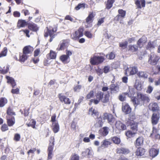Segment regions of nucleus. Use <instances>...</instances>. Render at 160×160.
Listing matches in <instances>:
<instances>
[{"mask_svg": "<svg viewBox=\"0 0 160 160\" xmlns=\"http://www.w3.org/2000/svg\"><path fill=\"white\" fill-rule=\"evenodd\" d=\"M59 59L64 64H67L70 61V57H68L65 54L59 57Z\"/></svg>", "mask_w": 160, "mask_h": 160, "instance_id": "21", "label": "nucleus"}, {"mask_svg": "<svg viewBox=\"0 0 160 160\" xmlns=\"http://www.w3.org/2000/svg\"><path fill=\"white\" fill-rule=\"evenodd\" d=\"M138 48L136 45H129L128 46V50L130 52L134 53L138 51Z\"/></svg>", "mask_w": 160, "mask_h": 160, "instance_id": "23", "label": "nucleus"}, {"mask_svg": "<svg viewBox=\"0 0 160 160\" xmlns=\"http://www.w3.org/2000/svg\"><path fill=\"white\" fill-rule=\"evenodd\" d=\"M82 156L84 157L88 155V157H90L92 156L93 152L91 149L88 148L86 149L85 151L82 152Z\"/></svg>", "mask_w": 160, "mask_h": 160, "instance_id": "28", "label": "nucleus"}, {"mask_svg": "<svg viewBox=\"0 0 160 160\" xmlns=\"http://www.w3.org/2000/svg\"><path fill=\"white\" fill-rule=\"evenodd\" d=\"M138 72V69L135 67H130L126 70L125 74L127 75L129 73L130 75H133Z\"/></svg>", "mask_w": 160, "mask_h": 160, "instance_id": "9", "label": "nucleus"}, {"mask_svg": "<svg viewBox=\"0 0 160 160\" xmlns=\"http://www.w3.org/2000/svg\"><path fill=\"white\" fill-rule=\"evenodd\" d=\"M118 15L122 17L123 18H125L126 14V11L122 9H119L118 10Z\"/></svg>", "mask_w": 160, "mask_h": 160, "instance_id": "48", "label": "nucleus"}, {"mask_svg": "<svg viewBox=\"0 0 160 160\" xmlns=\"http://www.w3.org/2000/svg\"><path fill=\"white\" fill-rule=\"evenodd\" d=\"M54 137H51L50 140V143L48 148V160H50L52 159L53 155L52 151L53 149V146L54 145Z\"/></svg>", "mask_w": 160, "mask_h": 160, "instance_id": "6", "label": "nucleus"}, {"mask_svg": "<svg viewBox=\"0 0 160 160\" xmlns=\"http://www.w3.org/2000/svg\"><path fill=\"white\" fill-rule=\"evenodd\" d=\"M28 57V55H27L25 54H24L23 53H19V57L18 61L22 62H25L26 61Z\"/></svg>", "mask_w": 160, "mask_h": 160, "instance_id": "31", "label": "nucleus"}, {"mask_svg": "<svg viewBox=\"0 0 160 160\" xmlns=\"http://www.w3.org/2000/svg\"><path fill=\"white\" fill-rule=\"evenodd\" d=\"M79 157L76 154L73 153L72 154L70 157V160H79Z\"/></svg>", "mask_w": 160, "mask_h": 160, "instance_id": "50", "label": "nucleus"}, {"mask_svg": "<svg viewBox=\"0 0 160 160\" xmlns=\"http://www.w3.org/2000/svg\"><path fill=\"white\" fill-rule=\"evenodd\" d=\"M116 128L119 130H125L126 129V126L120 121H118L115 124Z\"/></svg>", "mask_w": 160, "mask_h": 160, "instance_id": "19", "label": "nucleus"}, {"mask_svg": "<svg viewBox=\"0 0 160 160\" xmlns=\"http://www.w3.org/2000/svg\"><path fill=\"white\" fill-rule=\"evenodd\" d=\"M84 34V35L88 38L91 39L93 37V34L90 31H85Z\"/></svg>", "mask_w": 160, "mask_h": 160, "instance_id": "43", "label": "nucleus"}, {"mask_svg": "<svg viewBox=\"0 0 160 160\" xmlns=\"http://www.w3.org/2000/svg\"><path fill=\"white\" fill-rule=\"evenodd\" d=\"M137 75L140 78H147L148 75L146 73L143 71H139L137 72Z\"/></svg>", "mask_w": 160, "mask_h": 160, "instance_id": "36", "label": "nucleus"}, {"mask_svg": "<svg viewBox=\"0 0 160 160\" xmlns=\"http://www.w3.org/2000/svg\"><path fill=\"white\" fill-rule=\"evenodd\" d=\"M155 48L154 42H153L149 41L146 46L147 50H151Z\"/></svg>", "mask_w": 160, "mask_h": 160, "instance_id": "34", "label": "nucleus"}, {"mask_svg": "<svg viewBox=\"0 0 160 160\" xmlns=\"http://www.w3.org/2000/svg\"><path fill=\"white\" fill-rule=\"evenodd\" d=\"M149 108L150 110L153 112L158 111L159 109V107L157 103H152L149 104Z\"/></svg>", "mask_w": 160, "mask_h": 160, "instance_id": "24", "label": "nucleus"}, {"mask_svg": "<svg viewBox=\"0 0 160 160\" xmlns=\"http://www.w3.org/2000/svg\"><path fill=\"white\" fill-rule=\"evenodd\" d=\"M122 110L125 114H128L131 112V109L128 104H123L122 107Z\"/></svg>", "mask_w": 160, "mask_h": 160, "instance_id": "27", "label": "nucleus"}, {"mask_svg": "<svg viewBox=\"0 0 160 160\" xmlns=\"http://www.w3.org/2000/svg\"><path fill=\"white\" fill-rule=\"evenodd\" d=\"M97 121L98 122V126L99 127H102L103 124L102 118H97Z\"/></svg>", "mask_w": 160, "mask_h": 160, "instance_id": "57", "label": "nucleus"}, {"mask_svg": "<svg viewBox=\"0 0 160 160\" xmlns=\"http://www.w3.org/2000/svg\"><path fill=\"white\" fill-rule=\"evenodd\" d=\"M137 97L138 99L141 100H149V98L146 94H143L140 92L137 93Z\"/></svg>", "mask_w": 160, "mask_h": 160, "instance_id": "29", "label": "nucleus"}, {"mask_svg": "<svg viewBox=\"0 0 160 160\" xmlns=\"http://www.w3.org/2000/svg\"><path fill=\"white\" fill-rule=\"evenodd\" d=\"M109 131V128L107 127H105L99 130V133L101 135L105 136L108 134Z\"/></svg>", "mask_w": 160, "mask_h": 160, "instance_id": "25", "label": "nucleus"}, {"mask_svg": "<svg viewBox=\"0 0 160 160\" xmlns=\"http://www.w3.org/2000/svg\"><path fill=\"white\" fill-rule=\"evenodd\" d=\"M6 78L8 80L7 82L10 83L11 84L12 87L13 88L16 85L15 81L13 78L8 76H6Z\"/></svg>", "mask_w": 160, "mask_h": 160, "instance_id": "37", "label": "nucleus"}, {"mask_svg": "<svg viewBox=\"0 0 160 160\" xmlns=\"http://www.w3.org/2000/svg\"><path fill=\"white\" fill-rule=\"evenodd\" d=\"M104 94L101 92H98L96 94L95 96L97 99L98 100H101L103 98Z\"/></svg>", "mask_w": 160, "mask_h": 160, "instance_id": "46", "label": "nucleus"}, {"mask_svg": "<svg viewBox=\"0 0 160 160\" xmlns=\"http://www.w3.org/2000/svg\"><path fill=\"white\" fill-rule=\"evenodd\" d=\"M85 4L84 3H80L78 4V5L75 7V9L76 10H78L81 8H85Z\"/></svg>", "mask_w": 160, "mask_h": 160, "instance_id": "53", "label": "nucleus"}, {"mask_svg": "<svg viewBox=\"0 0 160 160\" xmlns=\"http://www.w3.org/2000/svg\"><path fill=\"white\" fill-rule=\"evenodd\" d=\"M157 130L154 127H153L152 133L150 136L154 135L155 138L156 139H160V135L158 134H157Z\"/></svg>", "mask_w": 160, "mask_h": 160, "instance_id": "38", "label": "nucleus"}, {"mask_svg": "<svg viewBox=\"0 0 160 160\" xmlns=\"http://www.w3.org/2000/svg\"><path fill=\"white\" fill-rule=\"evenodd\" d=\"M7 113L8 114L7 116H9V117H12V115H15V113L14 112L13 110L11 109L10 108H8L7 110Z\"/></svg>", "mask_w": 160, "mask_h": 160, "instance_id": "49", "label": "nucleus"}, {"mask_svg": "<svg viewBox=\"0 0 160 160\" xmlns=\"http://www.w3.org/2000/svg\"><path fill=\"white\" fill-rule=\"evenodd\" d=\"M36 121L33 120H32L28 124L29 126H31L33 128H35Z\"/></svg>", "mask_w": 160, "mask_h": 160, "instance_id": "56", "label": "nucleus"}, {"mask_svg": "<svg viewBox=\"0 0 160 160\" xmlns=\"http://www.w3.org/2000/svg\"><path fill=\"white\" fill-rule=\"evenodd\" d=\"M57 53L52 50H50L49 53L46 55L47 58L48 59H55L57 57Z\"/></svg>", "mask_w": 160, "mask_h": 160, "instance_id": "20", "label": "nucleus"}, {"mask_svg": "<svg viewBox=\"0 0 160 160\" xmlns=\"http://www.w3.org/2000/svg\"><path fill=\"white\" fill-rule=\"evenodd\" d=\"M111 93H117L119 91V87L118 85L112 84L109 88Z\"/></svg>", "mask_w": 160, "mask_h": 160, "instance_id": "18", "label": "nucleus"}, {"mask_svg": "<svg viewBox=\"0 0 160 160\" xmlns=\"http://www.w3.org/2000/svg\"><path fill=\"white\" fill-rule=\"evenodd\" d=\"M117 152L119 154H127L129 152V151L128 149L122 148H118L116 150Z\"/></svg>", "mask_w": 160, "mask_h": 160, "instance_id": "30", "label": "nucleus"}, {"mask_svg": "<svg viewBox=\"0 0 160 160\" xmlns=\"http://www.w3.org/2000/svg\"><path fill=\"white\" fill-rule=\"evenodd\" d=\"M88 113L91 116H94V115H97L98 114V112L96 110L94 109V108H91L89 110Z\"/></svg>", "mask_w": 160, "mask_h": 160, "instance_id": "40", "label": "nucleus"}, {"mask_svg": "<svg viewBox=\"0 0 160 160\" xmlns=\"http://www.w3.org/2000/svg\"><path fill=\"white\" fill-rule=\"evenodd\" d=\"M124 18L122 17L121 16L119 15L118 14L114 18V21L117 22L120 21V23L121 24L123 23L122 19Z\"/></svg>", "mask_w": 160, "mask_h": 160, "instance_id": "44", "label": "nucleus"}, {"mask_svg": "<svg viewBox=\"0 0 160 160\" xmlns=\"http://www.w3.org/2000/svg\"><path fill=\"white\" fill-rule=\"evenodd\" d=\"M134 131L133 132H132L130 130L126 132V135L128 138H130L134 137L135 134L136 133V131H135L133 130Z\"/></svg>", "mask_w": 160, "mask_h": 160, "instance_id": "39", "label": "nucleus"}, {"mask_svg": "<svg viewBox=\"0 0 160 160\" xmlns=\"http://www.w3.org/2000/svg\"><path fill=\"white\" fill-rule=\"evenodd\" d=\"M94 96V92L93 90L90 91L89 93L86 96V98L89 99L93 97Z\"/></svg>", "mask_w": 160, "mask_h": 160, "instance_id": "52", "label": "nucleus"}, {"mask_svg": "<svg viewBox=\"0 0 160 160\" xmlns=\"http://www.w3.org/2000/svg\"><path fill=\"white\" fill-rule=\"evenodd\" d=\"M136 119L134 114L131 113L129 115L128 119L126 120V124L128 126H129L130 128L132 130H138V123L134 121Z\"/></svg>", "mask_w": 160, "mask_h": 160, "instance_id": "1", "label": "nucleus"}, {"mask_svg": "<svg viewBox=\"0 0 160 160\" xmlns=\"http://www.w3.org/2000/svg\"><path fill=\"white\" fill-rule=\"evenodd\" d=\"M46 28L47 31L44 32V36L45 37H47L48 36H49L50 38L49 41L51 42L57 35L56 32L57 28L56 27L51 26L47 27Z\"/></svg>", "mask_w": 160, "mask_h": 160, "instance_id": "2", "label": "nucleus"}, {"mask_svg": "<svg viewBox=\"0 0 160 160\" xmlns=\"http://www.w3.org/2000/svg\"><path fill=\"white\" fill-rule=\"evenodd\" d=\"M84 29L82 27H79L71 35V38L74 41L78 40L83 35Z\"/></svg>", "mask_w": 160, "mask_h": 160, "instance_id": "5", "label": "nucleus"}, {"mask_svg": "<svg viewBox=\"0 0 160 160\" xmlns=\"http://www.w3.org/2000/svg\"><path fill=\"white\" fill-rule=\"evenodd\" d=\"M111 144V142L109 140L105 139L101 142L100 146L98 148V149H99L101 148H107Z\"/></svg>", "mask_w": 160, "mask_h": 160, "instance_id": "14", "label": "nucleus"}, {"mask_svg": "<svg viewBox=\"0 0 160 160\" xmlns=\"http://www.w3.org/2000/svg\"><path fill=\"white\" fill-rule=\"evenodd\" d=\"M33 51V49L32 47L30 46H25L23 49L22 53L28 55V54H31Z\"/></svg>", "mask_w": 160, "mask_h": 160, "instance_id": "17", "label": "nucleus"}, {"mask_svg": "<svg viewBox=\"0 0 160 160\" xmlns=\"http://www.w3.org/2000/svg\"><path fill=\"white\" fill-rule=\"evenodd\" d=\"M66 44V40H62L58 45V47L56 49L57 50L60 51L64 50L67 48Z\"/></svg>", "mask_w": 160, "mask_h": 160, "instance_id": "15", "label": "nucleus"}, {"mask_svg": "<svg viewBox=\"0 0 160 160\" xmlns=\"http://www.w3.org/2000/svg\"><path fill=\"white\" fill-rule=\"evenodd\" d=\"M126 96L129 97L128 93L127 92L123 93L119 96L118 98L119 100H124Z\"/></svg>", "mask_w": 160, "mask_h": 160, "instance_id": "47", "label": "nucleus"}, {"mask_svg": "<svg viewBox=\"0 0 160 160\" xmlns=\"http://www.w3.org/2000/svg\"><path fill=\"white\" fill-rule=\"evenodd\" d=\"M112 140L113 142L116 144H118L120 142V139L119 138L114 137L112 138Z\"/></svg>", "mask_w": 160, "mask_h": 160, "instance_id": "51", "label": "nucleus"}, {"mask_svg": "<svg viewBox=\"0 0 160 160\" xmlns=\"http://www.w3.org/2000/svg\"><path fill=\"white\" fill-rule=\"evenodd\" d=\"M158 153V151L155 148H151L149 151L150 156L153 158L157 156Z\"/></svg>", "mask_w": 160, "mask_h": 160, "instance_id": "32", "label": "nucleus"}, {"mask_svg": "<svg viewBox=\"0 0 160 160\" xmlns=\"http://www.w3.org/2000/svg\"><path fill=\"white\" fill-rule=\"evenodd\" d=\"M27 25L28 28L32 31L37 32L38 30L37 25L34 23H28Z\"/></svg>", "mask_w": 160, "mask_h": 160, "instance_id": "22", "label": "nucleus"}, {"mask_svg": "<svg viewBox=\"0 0 160 160\" xmlns=\"http://www.w3.org/2000/svg\"><path fill=\"white\" fill-rule=\"evenodd\" d=\"M147 41V38L143 36L137 42V46L138 47V48H141L145 45Z\"/></svg>", "mask_w": 160, "mask_h": 160, "instance_id": "8", "label": "nucleus"}, {"mask_svg": "<svg viewBox=\"0 0 160 160\" xmlns=\"http://www.w3.org/2000/svg\"><path fill=\"white\" fill-rule=\"evenodd\" d=\"M148 63L153 66L157 65L160 59V57L153 52L151 53L148 55Z\"/></svg>", "mask_w": 160, "mask_h": 160, "instance_id": "4", "label": "nucleus"}, {"mask_svg": "<svg viewBox=\"0 0 160 160\" xmlns=\"http://www.w3.org/2000/svg\"><path fill=\"white\" fill-rule=\"evenodd\" d=\"M22 31L23 32L24 34L26 35V36L28 38H29L30 37L29 35V31L28 29H22Z\"/></svg>", "mask_w": 160, "mask_h": 160, "instance_id": "60", "label": "nucleus"}, {"mask_svg": "<svg viewBox=\"0 0 160 160\" xmlns=\"http://www.w3.org/2000/svg\"><path fill=\"white\" fill-rule=\"evenodd\" d=\"M1 129L2 132L5 131L8 129V128L6 124H4L2 126Z\"/></svg>", "mask_w": 160, "mask_h": 160, "instance_id": "62", "label": "nucleus"}, {"mask_svg": "<svg viewBox=\"0 0 160 160\" xmlns=\"http://www.w3.org/2000/svg\"><path fill=\"white\" fill-rule=\"evenodd\" d=\"M40 52V49L39 48L37 49L34 51V56L35 57L38 56Z\"/></svg>", "mask_w": 160, "mask_h": 160, "instance_id": "64", "label": "nucleus"}, {"mask_svg": "<svg viewBox=\"0 0 160 160\" xmlns=\"http://www.w3.org/2000/svg\"><path fill=\"white\" fill-rule=\"evenodd\" d=\"M145 152V150L144 149L139 148H138L136 152V155L137 156H142L143 155Z\"/></svg>", "mask_w": 160, "mask_h": 160, "instance_id": "33", "label": "nucleus"}, {"mask_svg": "<svg viewBox=\"0 0 160 160\" xmlns=\"http://www.w3.org/2000/svg\"><path fill=\"white\" fill-rule=\"evenodd\" d=\"M102 117L104 120H107L108 122L111 125L113 124L115 121V118L111 114L105 113L102 115Z\"/></svg>", "mask_w": 160, "mask_h": 160, "instance_id": "7", "label": "nucleus"}, {"mask_svg": "<svg viewBox=\"0 0 160 160\" xmlns=\"http://www.w3.org/2000/svg\"><path fill=\"white\" fill-rule=\"evenodd\" d=\"M145 0H135V4L137 8L141 9L145 6Z\"/></svg>", "mask_w": 160, "mask_h": 160, "instance_id": "10", "label": "nucleus"}, {"mask_svg": "<svg viewBox=\"0 0 160 160\" xmlns=\"http://www.w3.org/2000/svg\"><path fill=\"white\" fill-rule=\"evenodd\" d=\"M119 46L120 47L122 48L123 49H126L128 45V42L127 41H125L124 42H121L119 43Z\"/></svg>", "mask_w": 160, "mask_h": 160, "instance_id": "45", "label": "nucleus"}, {"mask_svg": "<svg viewBox=\"0 0 160 160\" xmlns=\"http://www.w3.org/2000/svg\"><path fill=\"white\" fill-rule=\"evenodd\" d=\"M160 118L159 115L158 113H153L151 117V121L152 125L157 124Z\"/></svg>", "mask_w": 160, "mask_h": 160, "instance_id": "11", "label": "nucleus"}, {"mask_svg": "<svg viewBox=\"0 0 160 160\" xmlns=\"http://www.w3.org/2000/svg\"><path fill=\"white\" fill-rule=\"evenodd\" d=\"M58 98L60 100H69L68 98H67L62 93H59L58 95Z\"/></svg>", "mask_w": 160, "mask_h": 160, "instance_id": "55", "label": "nucleus"}, {"mask_svg": "<svg viewBox=\"0 0 160 160\" xmlns=\"http://www.w3.org/2000/svg\"><path fill=\"white\" fill-rule=\"evenodd\" d=\"M52 129L54 133L57 132L59 129V127L57 122H53L52 124Z\"/></svg>", "mask_w": 160, "mask_h": 160, "instance_id": "35", "label": "nucleus"}, {"mask_svg": "<svg viewBox=\"0 0 160 160\" xmlns=\"http://www.w3.org/2000/svg\"><path fill=\"white\" fill-rule=\"evenodd\" d=\"M95 16V13L93 12H90L88 17L86 19V22L88 24L92 23L93 21Z\"/></svg>", "mask_w": 160, "mask_h": 160, "instance_id": "12", "label": "nucleus"}, {"mask_svg": "<svg viewBox=\"0 0 160 160\" xmlns=\"http://www.w3.org/2000/svg\"><path fill=\"white\" fill-rule=\"evenodd\" d=\"M143 138L142 137H139L136 140V146H140L142 144L143 142Z\"/></svg>", "mask_w": 160, "mask_h": 160, "instance_id": "42", "label": "nucleus"}, {"mask_svg": "<svg viewBox=\"0 0 160 160\" xmlns=\"http://www.w3.org/2000/svg\"><path fill=\"white\" fill-rule=\"evenodd\" d=\"M20 138V136L18 134H16L14 135V140L16 141H19Z\"/></svg>", "mask_w": 160, "mask_h": 160, "instance_id": "61", "label": "nucleus"}, {"mask_svg": "<svg viewBox=\"0 0 160 160\" xmlns=\"http://www.w3.org/2000/svg\"><path fill=\"white\" fill-rule=\"evenodd\" d=\"M110 68L108 66H105L103 69V72L106 73L108 72L109 71Z\"/></svg>", "mask_w": 160, "mask_h": 160, "instance_id": "63", "label": "nucleus"}, {"mask_svg": "<svg viewBox=\"0 0 160 160\" xmlns=\"http://www.w3.org/2000/svg\"><path fill=\"white\" fill-rule=\"evenodd\" d=\"M104 18H105L103 17L99 19L97 23V25L98 26H100L104 22Z\"/></svg>", "mask_w": 160, "mask_h": 160, "instance_id": "58", "label": "nucleus"}, {"mask_svg": "<svg viewBox=\"0 0 160 160\" xmlns=\"http://www.w3.org/2000/svg\"><path fill=\"white\" fill-rule=\"evenodd\" d=\"M6 118L8 125L9 126H12L15 123V120L14 117H11L9 116H7Z\"/></svg>", "mask_w": 160, "mask_h": 160, "instance_id": "26", "label": "nucleus"}, {"mask_svg": "<svg viewBox=\"0 0 160 160\" xmlns=\"http://www.w3.org/2000/svg\"><path fill=\"white\" fill-rule=\"evenodd\" d=\"M115 1V0H107L104 3L105 9L107 10L110 9L112 7Z\"/></svg>", "mask_w": 160, "mask_h": 160, "instance_id": "16", "label": "nucleus"}, {"mask_svg": "<svg viewBox=\"0 0 160 160\" xmlns=\"http://www.w3.org/2000/svg\"><path fill=\"white\" fill-rule=\"evenodd\" d=\"M100 56L95 55L91 58L90 62L92 65H98L102 63L105 60V55L103 53H100Z\"/></svg>", "mask_w": 160, "mask_h": 160, "instance_id": "3", "label": "nucleus"}, {"mask_svg": "<svg viewBox=\"0 0 160 160\" xmlns=\"http://www.w3.org/2000/svg\"><path fill=\"white\" fill-rule=\"evenodd\" d=\"M106 56L108 59H112L115 57V55L113 52H111L109 54H107Z\"/></svg>", "mask_w": 160, "mask_h": 160, "instance_id": "54", "label": "nucleus"}, {"mask_svg": "<svg viewBox=\"0 0 160 160\" xmlns=\"http://www.w3.org/2000/svg\"><path fill=\"white\" fill-rule=\"evenodd\" d=\"M8 70L9 67L8 66H7L5 69H2L1 70H0V71L1 73L4 74L7 73L8 72Z\"/></svg>", "mask_w": 160, "mask_h": 160, "instance_id": "59", "label": "nucleus"}, {"mask_svg": "<svg viewBox=\"0 0 160 160\" xmlns=\"http://www.w3.org/2000/svg\"><path fill=\"white\" fill-rule=\"evenodd\" d=\"M28 22L25 20L19 19L18 20L17 23V27L18 28H24L27 26Z\"/></svg>", "mask_w": 160, "mask_h": 160, "instance_id": "13", "label": "nucleus"}, {"mask_svg": "<svg viewBox=\"0 0 160 160\" xmlns=\"http://www.w3.org/2000/svg\"><path fill=\"white\" fill-rule=\"evenodd\" d=\"M8 49L7 47H5L0 53V58L6 56L7 54Z\"/></svg>", "mask_w": 160, "mask_h": 160, "instance_id": "41", "label": "nucleus"}]
</instances>
